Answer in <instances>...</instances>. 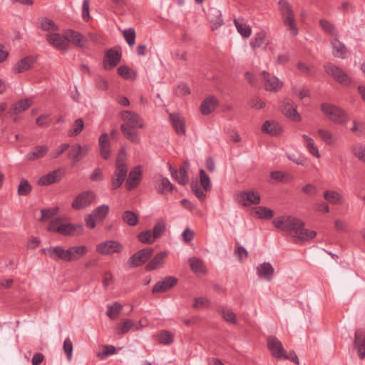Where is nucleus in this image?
Listing matches in <instances>:
<instances>
[{
    "mask_svg": "<svg viewBox=\"0 0 365 365\" xmlns=\"http://www.w3.org/2000/svg\"><path fill=\"white\" fill-rule=\"evenodd\" d=\"M276 228L283 231H293L294 237L300 241H307L316 237L317 232L314 230L304 229V223L298 218L287 216L277 218L273 220Z\"/></svg>",
    "mask_w": 365,
    "mask_h": 365,
    "instance_id": "nucleus-1",
    "label": "nucleus"
},
{
    "mask_svg": "<svg viewBox=\"0 0 365 365\" xmlns=\"http://www.w3.org/2000/svg\"><path fill=\"white\" fill-rule=\"evenodd\" d=\"M320 108L322 112L334 124L342 125L349 120L345 110L334 104L323 103Z\"/></svg>",
    "mask_w": 365,
    "mask_h": 365,
    "instance_id": "nucleus-2",
    "label": "nucleus"
},
{
    "mask_svg": "<svg viewBox=\"0 0 365 365\" xmlns=\"http://www.w3.org/2000/svg\"><path fill=\"white\" fill-rule=\"evenodd\" d=\"M278 4L284 26L287 27L292 35H297L298 34V29L292 6L285 0L279 1Z\"/></svg>",
    "mask_w": 365,
    "mask_h": 365,
    "instance_id": "nucleus-3",
    "label": "nucleus"
},
{
    "mask_svg": "<svg viewBox=\"0 0 365 365\" xmlns=\"http://www.w3.org/2000/svg\"><path fill=\"white\" fill-rule=\"evenodd\" d=\"M153 252L154 249L152 247L140 250L128 258L127 265L130 268L138 267L145 264L152 257Z\"/></svg>",
    "mask_w": 365,
    "mask_h": 365,
    "instance_id": "nucleus-4",
    "label": "nucleus"
},
{
    "mask_svg": "<svg viewBox=\"0 0 365 365\" xmlns=\"http://www.w3.org/2000/svg\"><path fill=\"white\" fill-rule=\"evenodd\" d=\"M122 51L120 46H115L108 49L103 61V68L106 70H110L115 67L120 61Z\"/></svg>",
    "mask_w": 365,
    "mask_h": 365,
    "instance_id": "nucleus-5",
    "label": "nucleus"
},
{
    "mask_svg": "<svg viewBox=\"0 0 365 365\" xmlns=\"http://www.w3.org/2000/svg\"><path fill=\"white\" fill-rule=\"evenodd\" d=\"M123 250V245L115 240H106L101 242L96 247V251L103 255H112L120 253Z\"/></svg>",
    "mask_w": 365,
    "mask_h": 365,
    "instance_id": "nucleus-6",
    "label": "nucleus"
},
{
    "mask_svg": "<svg viewBox=\"0 0 365 365\" xmlns=\"http://www.w3.org/2000/svg\"><path fill=\"white\" fill-rule=\"evenodd\" d=\"M326 73L331 76L337 82L347 85L350 83L351 79L348 75L339 67L332 63H327L324 66Z\"/></svg>",
    "mask_w": 365,
    "mask_h": 365,
    "instance_id": "nucleus-7",
    "label": "nucleus"
},
{
    "mask_svg": "<svg viewBox=\"0 0 365 365\" xmlns=\"http://www.w3.org/2000/svg\"><path fill=\"white\" fill-rule=\"evenodd\" d=\"M95 199L92 191H84L78 194L73 200L71 207L76 210H83L90 205Z\"/></svg>",
    "mask_w": 365,
    "mask_h": 365,
    "instance_id": "nucleus-8",
    "label": "nucleus"
},
{
    "mask_svg": "<svg viewBox=\"0 0 365 365\" xmlns=\"http://www.w3.org/2000/svg\"><path fill=\"white\" fill-rule=\"evenodd\" d=\"M46 41L55 48L59 51H67L69 48V43L66 36L58 33L54 32L46 35Z\"/></svg>",
    "mask_w": 365,
    "mask_h": 365,
    "instance_id": "nucleus-9",
    "label": "nucleus"
},
{
    "mask_svg": "<svg viewBox=\"0 0 365 365\" xmlns=\"http://www.w3.org/2000/svg\"><path fill=\"white\" fill-rule=\"evenodd\" d=\"M264 89L269 92H277L283 86V82L266 71L262 72Z\"/></svg>",
    "mask_w": 365,
    "mask_h": 365,
    "instance_id": "nucleus-10",
    "label": "nucleus"
},
{
    "mask_svg": "<svg viewBox=\"0 0 365 365\" xmlns=\"http://www.w3.org/2000/svg\"><path fill=\"white\" fill-rule=\"evenodd\" d=\"M237 200L242 205L247 207L251 205H258L260 202V196L253 191L245 190L237 195Z\"/></svg>",
    "mask_w": 365,
    "mask_h": 365,
    "instance_id": "nucleus-11",
    "label": "nucleus"
},
{
    "mask_svg": "<svg viewBox=\"0 0 365 365\" xmlns=\"http://www.w3.org/2000/svg\"><path fill=\"white\" fill-rule=\"evenodd\" d=\"M281 110L284 115L295 122H299L302 119L300 115L297 111L296 104L289 98L284 100L281 106Z\"/></svg>",
    "mask_w": 365,
    "mask_h": 365,
    "instance_id": "nucleus-12",
    "label": "nucleus"
},
{
    "mask_svg": "<svg viewBox=\"0 0 365 365\" xmlns=\"http://www.w3.org/2000/svg\"><path fill=\"white\" fill-rule=\"evenodd\" d=\"M42 252L48 255L53 260H63L68 262V249L65 250L61 246L50 247L42 250Z\"/></svg>",
    "mask_w": 365,
    "mask_h": 365,
    "instance_id": "nucleus-13",
    "label": "nucleus"
},
{
    "mask_svg": "<svg viewBox=\"0 0 365 365\" xmlns=\"http://www.w3.org/2000/svg\"><path fill=\"white\" fill-rule=\"evenodd\" d=\"M63 176V173L58 168L40 177L37 184L40 186H48L60 182Z\"/></svg>",
    "mask_w": 365,
    "mask_h": 365,
    "instance_id": "nucleus-14",
    "label": "nucleus"
},
{
    "mask_svg": "<svg viewBox=\"0 0 365 365\" xmlns=\"http://www.w3.org/2000/svg\"><path fill=\"white\" fill-rule=\"evenodd\" d=\"M267 348L271 351L272 355L277 359H282L285 350L281 341L274 336H269L267 338Z\"/></svg>",
    "mask_w": 365,
    "mask_h": 365,
    "instance_id": "nucleus-15",
    "label": "nucleus"
},
{
    "mask_svg": "<svg viewBox=\"0 0 365 365\" xmlns=\"http://www.w3.org/2000/svg\"><path fill=\"white\" fill-rule=\"evenodd\" d=\"M178 279L173 276H168L163 281L158 282L153 287L152 293L158 294L168 291L178 284Z\"/></svg>",
    "mask_w": 365,
    "mask_h": 365,
    "instance_id": "nucleus-16",
    "label": "nucleus"
},
{
    "mask_svg": "<svg viewBox=\"0 0 365 365\" xmlns=\"http://www.w3.org/2000/svg\"><path fill=\"white\" fill-rule=\"evenodd\" d=\"M83 225L81 224H61L58 227V233L63 236H75L81 235L83 232Z\"/></svg>",
    "mask_w": 365,
    "mask_h": 365,
    "instance_id": "nucleus-17",
    "label": "nucleus"
},
{
    "mask_svg": "<svg viewBox=\"0 0 365 365\" xmlns=\"http://www.w3.org/2000/svg\"><path fill=\"white\" fill-rule=\"evenodd\" d=\"M142 175L140 166L134 167L129 173L128 178L125 182V187L128 190H132L139 185Z\"/></svg>",
    "mask_w": 365,
    "mask_h": 365,
    "instance_id": "nucleus-18",
    "label": "nucleus"
},
{
    "mask_svg": "<svg viewBox=\"0 0 365 365\" xmlns=\"http://www.w3.org/2000/svg\"><path fill=\"white\" fill-rule=\"evenodd\" d=\"M36 56L31 55L27 56L21 58L14 66V67L13 68V71L15 73H21L29 71L33 67L34 64L36 63Z\"/></svg>",
    "mask_w": 365,
    "mask_h": 365,
    "instance_id": "nucleus-19",
    "label": "nucleus"
},
{
    "mask_svg": "<svg viewBox=\"0 0 365 365\" xmlns=\"http://www.w3.org/2000/svg\"><path fill=\"white\" fill-rule=\"evenodd\" d=\"M354 347L358 351L360 359L365 357V330L358 329L356 331Z\"/></svg>",
    "mask_w": 365,
    "mask_h": 365,
    "instance_id": "nucleus-20",
    "label": "nucleus"
},
{
    "mask_svg": "<svg viewBox=\"0 0 365 365\" xmlns=\"http://www.w3.org/2000/svg\"><path fill=\"white\" fill-rule=\"evenodd\" d=\"M66 36L68 43L71 42L79 48H88L86 38L79 32L70 29L66 31Z\"/></svg>",
    "mask_w": 365,
    "mask_h": 365,
    "instance_id": "nucleus-21",
    "label": "nucleus"
},
{
    "mask_svg": "<svg viewBox=\"0 0 365 365\" xmlns=\"http://www.w3.org/2000/svg\"><path fill=\"white\" fill-rule=\"evenodd\" d=\"M219 102L214 96L207 97L200 106V110L204 115H207L212 113L218 106Z\"/></svg>",
    "mask_w": 365,
    "mask_h": 365,
    "instance_id": "nucleus-22",
    "label": "nucleus"
},
{
    "mask_svg": "<svg viewBox=\"0 0 365 365\" xmlns=\"http://www.w3.org/2000/svg\"><path fill=\"white\" fill-rule=\"evenodd\" d=\"M120 116L123 120L125 121V125H128L130 128H143V124L139 123V115L132 111L123 110L120 113Z\"/></svg>",
    "mask_w": 365,
    "mask_h": 365,
    "instance_id": "nucleus-23",
    "label": "nucleus"
},
{
    "mask_svg": "<svg viewBox=\"0 0 365 365\" xmlns=\"http://www.w3.org/2000/svg\"><path fill=\"white\" fill-rule=\"evenodd\" d=\"M170 119L176 133L179 135H185V121L179 113H173L170 114Z\"/></svg>",
    "mask_w": 365,
    "mask_h": 365,
    "instance_id": "nucleus-24",
    "label": "nucleus"
},
{
    "mask_svg": "<svg viewBox=\"0 0 365 365\" xmlns=\"http://www.w3.org/2000/svg\"><path fill=\"white\" fill-rule=\"evenodd\" d=\"M257 273L259 278L270 282L274 276V269L269 262H263L257 267Z\"/></svg>",
    "mask_w": 365,
    "mask_h": 365,
    "instance_id": "nucleus-25",
    "label": "nucleus"
},
{
    "mask_svg": "<svg viewBox=\"0 0 365 365\" xmlns=\"http://www.w3.org/2000/svg\"><path fill=\"white\" fill-rule=\"evenodd\" d=\"M100 155L104 160H108L110 154V143L108 133H103L99 138Z\"/></svg>",
    "mask_w": 365,
    "mask_h": 365,
    "instance_id": "nucleus-26",
    "label": "nucleus"
},
{
    "mask_svg": "<svg viewBox=\"0 0 365 365\" xmlns=\"http://www.w3.org/2000/svg\"><path fill=\"white\" fill-rule=\"evenodd\" d=\"M168 256L166 252H160L158 253L145 267L147 272H150L157 269L163 266L165 259Z\"/></svg>",
    "mask_w": 365,
    "mask_h": 365,
    "instance_id": "nucleus-27",
    "label": "nucleus"
},
{
    "mask_svg": "<svg viewBox=\"0 0 365 365\" xmlns=\"http://www.w3.org/2000/svg\"><path fill=\"white\" fill-rule=\"evenodd\" d=\"M88 150V146L82 148L80 144H75L71 146V149L68 153V157L76 163L86 155Z\"/></svg>",
    "mask_w": 365,
    "mask_h": 365,
    "instance_id": "nucleus-28",
    "label": "nucleus"
},
{
    "mask_svg": "<svg viewBox=\"0 0 365 365\" xmlns=\"http://www.w3.org/2000/svg\"><path fill=\"white\" fill-rule=\"evenodd\" d=\"M170 171L171 176L175 179L179 184L185 185L189 180L187 168L184 166L180 167L179 175L178 170L170 165Z\"/></svg>",
    "mask_w": 365,
    "mask_h": 365,
    "instance_id": "nucleus-29",
    "label": "nucleus"
},
{
    "mask_svg": "<svg viewBox=\"0 0 365 365\" xmlns=\"http://www.w3.org/2000/svg\"><path fill=\"white\" fill-rule=\"evenodd\" d=\"M68 262L76 261L88 252V247L85 245L73 246L68 248Z\"/></svg>",
    "mask_w": 365,
    "mask_h": 365,
    "instance_id": "nucleus-30",
    "label": "nucleus"
},
{
    "mask_svg": "<svg viewBox=\"0 0 365 365\" xmlns=\"http://www.w3.org/2000/svg\"><path fill=\"white\" fill-rule=\"evenodd\" d=\"M48 152V148L46 145H38L26 154V159L34 161L43 158Z\"/></svg>",
    "mask_w": 365,
    "mask_h": 365,
    "instance_id": "nucleus-31",
    "label": "nucleus"
},
{
    "mask_svg": "<svg viewBox=\"0 0 365 365\" xmlns=\"http://www.w3.org/2000/svg\"><path fill=\"white\" fill-rule=\"evenodd\" d=\"M32 104V101L29 98H25L19 101L9 108V113L11 115H16L28 109Z\"/></svg>",
    "mask_w": 365,
    "mask_h": 365,
    "instance_id": "nucleus-32",
    "label": "nucleus"
},
{
    "mask_svg": "<svg viewBox=\"0 0 365 365\" xmlns=\"http://www.w3.org/2000/svg\"><path fill=\"white\" fill-rule=\"evenodd\" d=\"M208 19L212 24V30L215 31L220 26L223 24V20L222 18L221 12L216 9H213L210 10L207 14Z\"/></svg>",
    "mask_w": 365,
    "mask_h": 365,
    "instance_id": "nucleus-33",
    "label": "nucleus"
},
{
    "mask_svg": "<svg viewBox=\"0 0 365 365\" xmlns=\"http://www.w3.org/2000/svg\"><path fill=\"white\" fill-rule=\"evenodd\" d=\"M120 130L126 139L135 144L139 143V134L137 131L134 130V128H130L128 127V125L122 124L120 125Z\"/></svg>",
    "mask_w": 365,
    "mask_h": 365,
    "instance_id": "nucleus-34",
    "label": "nucleus"
},
{
    "mask_svg": "<svg viewBox=\"0 0 365 365\" xmlns=\"http://www.w3.org/2000/svg\"><path fill=\"white\" fill-rule=\"evenodd\" d=\"M262 132L269 133L272 135H279L282 133V128L274 121L266 120L262 127Z\"/></svg>",
    "mask_w": 365,
    "mask_h": 365,
    "instance_id": "nucleus-35",
    "label": "nucleus"
},
{
    "mask_svg": "<svg viewBox=\"0 0 365 365\" xmlns=\"http://www.w3.org/2000/svg\"><path fill=\"white\" fill-rule=\"evenodd\" d=\"M158 342L163 345H170L173 342V334L168 330H161L155 336Z\"/></svg>",
    "mask_w": 365,
    "mask_h": 365,
    "instance_id": "nucleus-36",
    "label": "nucleus"
},
{
    "mask_svg": "<svg viewBox=\"0 0 365 365\" xmlns=\"http://www.w3.org/2000/svg\"><path fill=\"white\" fill-rule=\"evenodd\" d=\"M334 51L333 54L334 56L339 57L341 58H346V48L345 45L339 41L336 38H335L333 41L331 42Z\"/></svg>",
    "mask_w": 365,
    "mask_h": 365,
    "instance_id": "nucleus-37",
    "label": "nucleus"
},
{
    "mask_svg": "<svg viewBox=\"0 0 365 365\" xmlns=\"http://www.w3.org/2000/svg\"><path fill=\"white\" fill-rule=\"evenodd\" d=\"M190 267L192 272L195 273H204L205 272V267L203 262L197 258L191 257L189 259Z\"/></svg>",
    "mask_w": 365,
    "mask_h": 365,
    "instance_id": "nucleus-38",
    "label": "nucleus"
},
{
    "mask_svg": "<svg viewBox=\"0 0 365 365\" xmlns=\"http://www.w3.org/2000/svg\"><path fill=\"white\" fill-rule=\"evenodd\" d=\"M302 136L306 143V147H307V150L309 151V153L312 155L319 158L320 157V154H319L318 148L314 145V140L311 137H309L305 134H303Z\"/></svg>",
    "mask_w": 365,
    "mask_h": 365,
    "instance_id": "nucleus-39",
    "label": "nucleus"
},
{
    "mask_svg": "<svg viewBox=\"0 0 365 365\" xmlns=\"http://www.w3.org/2000/svg\"><path fill=\"white\" fill-rule=\"evenodd\" d=\"M324 198L334 205L340 204L342 200V197L339 192L332 190L325 191L324 192Z\"/></svg>",
    "mask_w": 365,
    "mask_h": 365,
    "instance_id": "nucleus-40",
    "label": "nucleus"
},
{
    "mask_svg": "<svg viewBox=\"0 0 365 365\" xmlns=\"http://www.w3.org/2000/svg\"><path fill=\"white\" fill-rule=\"evenodd\" d=\"M123 220L130 226H135L138 223V217L133 211L126 210L122 215Z\"/></svg>",
    "mask_w": 365,
    "mask_h": 365,
    "instance_id": "nucleus-41",
    "label": "nucleus"
},
{
    "mask_svg": "<svg viewBox=\"0 0 365 365\" xmlns=\"http://www.w3.org/2000/svg\"><path fill=\"white\" fill-rule=\"evenodd\" d=\"M109 210L108 205H102L94 209L91 214L95 217L96 220H103L108 214Z\"/></svg>",
    "mask_w": 365,
    "mask_h": 365,
    "instance_id": "nucleus-42",
    "label": "nucleus"
},
{
    "mask_svg": "<svg viewBox=\"0 0 365 365\" xmlns=\"http://www.w3.org/2000/svg\"><path fill=\"white\" fill-rule=\"evenodd\" d=\"M317 132L319 137L326 144L333 145L336 143V138L329 130L321 128Z\"/></svg>",
    "mask_w": 365,
    "mask_h": 365,
    "instance_id": "nucleus-43",
    "label": "nucleus"
},
{
    "mask_svg": "<svg viewBox=\"0 0 365 365\" xmlns=\"http://www.w3.org/2000/svg\"><path fill=\"white\" fill-rule=\"evenodd\" d=\"M41 29L43 31H58L59 30V27L58 25L56 24V23L48 19V18H44L41 21Z\"/></svg>",
    "mask_w": 365,
    "mask_h": 365,
    "instance_id": "nucleus-44",
    "label": "nucleus"
},
{
    "mask_svg": "<svg viewBox=\"0 0 365 365\" xmlns=\"http://www.w3.org/2000/svg\"><path fill=\"white\" fill-rule=\"evenodd\" d=\"M319 24L322 26V29L330 36L334 37H337L338 32L335 26L330 23L329 21L326 19H321L319 21Z\"/></svg>",
    "mask_w": 365,
    "mask_h": 365,
    "instance_id": "nucleus-45",
    "label": "nucleus"
},
{
    "mask_svg": "<svg viewBox=\"0 0 365 365\" xmlns=\"http://www.w3.org/2000/svg\"><path fill=\"white\" fill-rule=\"evenodd\" d=\"M32 191V186L26 179H21L18 186V194L20 196H27Z\"/></svg>",
    "mask_w": 365,
    "mask_h": 365,
    "instance_id": "nucleus-46",
    "label": "nucleus"
},
{
    "mask_svg": "<svg viewBox=\"0 0 365 365\" xmlns=\"http://www.w3.org/2000/svg\"><path fill=\"white\" fill-rule=\"evenodd\" d=\"M256 215L260 219L270 220L274 217V212L272 210L266 207H257Z\"/></svg>",
    "mask_w": 365,
    "mask_h": 365,
    "instance_id": "nucleus-47",
    "label": "nucleus"
},
{
    "mask_svg": "<svg viewBox=\"0 0 365 365\" xmlns=\"http://www.w3.org/2000/svg\"><path fill=\"white\" fill-rule=\"evenodd\" d=\"M200 182L202 189L205 192H208L211 189V182L209 176L207 175L203 169H200Z\"/></svg>",
    "mask_w": 365,
    "mask_h": 365,
    "instance_id": "nucleus-48",
    "label": "nucleus"
},
{
    "mask_svg": "<svg viewBox=\"0 0 365 365\" xmlns=\"http://www.w3.org/2000/svg\"><path fill=\"white\" fill-rule=\"evenodd\" d=\"M118 74L125 79H135L137 76L135 72H132L127 66H120L118 68Z\"/></svg>",
    "mask_w": 365,
    "mask_h": 365,
    "instance_id": "nucleus-49",
    "label": "nucleus"
},
{
    "mask_svg": "<svg viewBox=\"0 0 365 365\" xmlns=\"http://www.w3.org/2000/svg\"><path fill=\"white\" fill-rule=\"evenodd\" d=\"M58 211L59 208L58 207H54L49 209H42L41 210V217L39 219V221L45 222L49 219L53 218L58 214Z\"/></svg>",
    "mask_w": 365,
    "mask_h": 365,
    "instance_id": "nucleus-50",
    "label": "nucleus"
},
{
    "mask_svg": "<svg viewBox=\"0 0 365 365\" xmlns=\"http://www.w3.org/2000/svg\"><path fill=\"white\" fill-rule=\"evenodd\" d=\"M234 24L237 29V31L245 38L251 35L252 30L250 26L240 23L237 19H234Z\"/></svg>",
    "mask_w": 365,
    "mask_h": 365,
    "instance_id": "nucleus-51",
    "label": "nucleus"
},
{
    "mask_svg": "<svg viewBox=\"0 0 365 365\" xmlns=\"http://www.w3.org/2000/svg\"><path fill=\"white\" fill-rule=\"evenodd\" d=\"M166 230V225L163 220H160L155 223L153 230V236L155 240L160 238Z\"/></svg>",
    "mask_w": 365,
    "mask_h": 365,
    "instance_id": "nucleus-52",
    "label": "nucleus"
},
{
    "mask_svg": "<svg viewBox=\"0 0 365 365\" xmlns=\"http://www.w3.org/2000/svg\"><path fill=\"white\" fill-rule=\"evenodd\" d=\"M174 189L173 185L170 182L167 178H162L160 186L158 188V192L163 193H171Z\"/></svg>",
    "mask_w": 365,
    "mask_h": 365,
    "instance_id": "nucleus-53",
    "label": "nucleus"
},
{
    "mask_svg": "<svg viewBox=\"0 0 365 365\" xmlns=\"http://www.w3.org/2000/svg\"><path fill=\"white\" fill-rule=\"evenodd\" d=\"M138 240L143 244H153L155 241L150 230H145L140 232L138 235Z\"/></svg>",
    "mask_w": 365,
    "mask_h": 365,
    "instance_id": "nucleus-54",
    "label": "nucleus"
},
{
    "mask_svg": "<svg viewBox=\"0 0 365 365\" xmlns=\"http://www.w3.org/2000/svg\"><path fill=\"white\" fill-rule=\"evenodd\" d=\"M108 308V316L111 319H115L119 314L120 310L122 309V305L118 302H115L113 303V304L109 305Z\"/></svg>",
    "mask_w": 365,
    "mask_h": 365,
    "instance_id": "nucleus-55",
    "label": "nucleus"
},
{
    "mask_svg": "<svg viewBox=\"0 0 365 365\" xmlns=\"http://www.w3.org/2000/svg\"><path fill=\"white\" fill-rule=\"evenodd\" d=\"M123 37L130 46H133L135 42V31L134 29L130 28L123 31Z\"/></svg>",
    "mask_w": 365,
    "mask_h": 365,
    "instance_id": "nucleus-56",
    "label": "nucleus"
},
{
    "mask_svg": "<svg viewBox=\"0 0 365 365\" xmlns=\"http://www.w3.org/2000/svg\"><path fill=\"white\" fill-rule=\"evenodd\" d=\"M190 188L192 191L194 192L195 195L201 201H203L205 199V194L200 189L198 185V182L196 180H193L190 182Z\"/></svg>",
    "mask_w": 365,
    "mask_h": 365,
    "instance_id": "nucleus-57",
    "label": "nucleus"
},
{
    "mask_svg": "<svg viewBox=\"0 0 365 365\" xmlns=\"http://www.w3.org/2000/svg\"><path fill=\"white\" fill-rule=\"evenodd\" d=\"M72 127L73 128L70 131V135L75 136L78 135L84 128L83 120L81 118L76 119L74 121Z\"/></svg>",
    "mask_w": 365,
    "mask_h": 365,
    "instance_id": "nucleus-58",
    "label": "nucleus"
},
{
    "mask_svg": "<svg viewBox=\"0 0 365 365\" xmlns=\"http://www.w3.org/2000/svg\"><path fill=\"white\" fill-rule=\"evenodd\" d=\"M266 34L264 31H260L256 34L255 38L251 41L250 45L253 48L259 47L264 41Z\"/></svg>",
    "mask_w": 365,
    "mask_h": 365,
    "instance_id": "nucleus-59",
    "label": "nucleus"
},
{
    "mask_svg": "<svg viewBox=\"0 0 365 365\" xmlns=\"http://www.w3.org/2000/svg\"><path fill=\"white\" fill-rule=\"evenodd\" d=\"M133 326V323L130 319L124 320L117 330L118 334H124L127 333Z\"/></svg>",
    "mask_w": 365,
    "mask_h": 365,
    "instance_id": "nucleus-60",
    "label": "nucleus"
},
{
    "mask_svg": "<svg viewBox=\"0 0 365 365\" xmlns=\"http://www.w3.org/2000/svg\"><path fill=\"white\" fill-rule=\"evenodd\" d=\"M302 192L309 197H313L318 192V189L314 185L308 183L302 187Z\"/></svg>",
    "mask_w": 365,
    "mask_h": 365,
    "instance_id": "nucleus-61",
    "label": "nucleus"
},
{
    "mask_svg": "<svg viewBox=\"0 0 365 365\" xmlns=\"http://www.w3.org/2000/svg\"><path fill=\"white\" fill-rule=\"evenodd\" d=\"M51 122V118L49 115H41L36 120V124L41 128L48 127Z\"/></svg>",
    "mask_w": 365,
    "mask_h": 365,
    "instance_id": "nucleus-62",
    "label": "nucleus"
},
{
    "mask_svg": "<svg viewBox=\"0 0 365 365\" xmlns=\"http://www.w3.org/2000/svg\"><path fill=\"white\" fill-rule=\"evenodd\" d=\"M95 86L98 89L106 91L108 88V81L101 76H98L95 79Z\"/></svg>",
    "mask_w": 365,
    "mask_h": 365,
    "instance_id": "nucleus-63",
    "label": "nucleus"
},
{
    "mask_svg": "<svg viewBox=\"0 0 365 365\" xmlns=\"http://www.w3.org/2000/svg\"><path fill=\"white\" fill-rule=\"evenodd\" d=\"M353 123L354 125L351 128L352 132L355 133L358 136H361L365 133V125L364 123H358L356 120H354Z\"/></svg>",
    "mask_w": 365,
    "mask_h": 365,
    "instance_id": "nucleus-64",
    "label": "nucleus"
}]
</instances>
